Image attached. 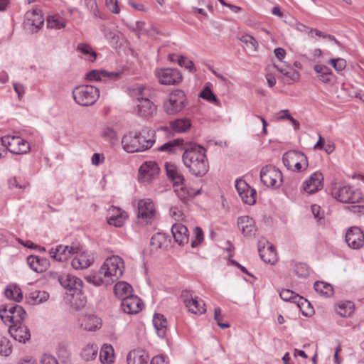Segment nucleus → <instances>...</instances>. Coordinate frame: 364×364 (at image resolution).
<instances>
[{
  "label": "nucleus",
  "mask_w": 364,
  "mask_h": 364,
  "mask_svg": "<svg viewBox=\"0 0 364 364\" xmlns=\"http://www.w3.org/2000/svg\"><path fill=\"white\" fill-rule=\"evenodd\" d=\"M49 298V294L45 291L35 290L29 293L26 296L27 302L31 305L39 304L46 301Z\"/></svg>",
  "instance_id": "nucleus-39"
},
{
  "label": "nucleus",
  "mask_w": 364,
  "mask_h": 364,
  "mask_svg": "<svg viewBox=\"0 0 364 364\" xmlns=\"http://www.w3.org/2000/svg\"><path fill=\"white\" fill-rule=\"evenodd\" d=\"M314 287L316 292L326 297L333 294V287L328 283L318 281L314 283Z\"/></svg>",
  "instance_id": "nucleus-48"
},
{
  "label": "nucleus",
  "mask_w": 364,
  "mask_h": 364,
  "mask_svg": "<svg viewBox=\"0 0 364 364\" xmlns=\"http://www.w3.org/2000/svg\"><path fill=\"white\" fill-rule=\"evenodd\" d=\"M77 50L84 55L85 60L90 62L95 60L97 58V53L93 50L92 47L86 43H79L77 46Z\"/></svg>",
  "instance_id": "nucleus-47"
},
{
  "label": "nucleus",
  "mask_w": 364,
  "mask_h": 364,
  "mask_svg": "<svg viewBox=\"0 0 364 364\" xmlns=\"http://www.w3.org/2000/svg\"><path fill=\"white\" fill-rule=\"evenodd\" d=\"M124 263L119 256H112L106 259L100 269V273L103 274L106 279L113 284L123 274Z\"/></svg>",
  "instance_id": "nucleus-5"
},
{
  "label": "nucleus",
  "mask_w": 364,
  "mask_h": 364,
  "mask_svg": "<svg viewBox=\"0 0 364 364\" xmlns=\"http://www.w3.org/2000/svg\"><path fill=\"white\" fill-rule=\"evenodd\" d=\"M184 304L188 311L194 314H202L206 311L203 301H198L196 299H186Z\"/></svg>",
  "instance_id": "nucleus-35"
},
{
  "label": "nucleus",
  "mask_w": 364,
  "mask_h": 364,
  "mask_svg": "<svg viewBox=\"0 0 364 364\" xmlns=\"http://www.w3.org/2000/svg\"><path fill=\"white\" fill-rule=\"evenodd\" d=\"M101 320L94 315L85 316L81 323V327L89 331H95L101 327Z\"/></svg>",
  "instance_id": "nucleus-34"
},
{
  "label": "nucleus",
  "mask_w": 364,
  "mask_h": 364,
  "mask_svg": "<svg viewBox=\"0 0 364 364\" xmlns=\"http://www.w3.org/2000/svg\"><path fill=\"white\" fill-rule=\"evenodd\" d=\"M171 233L176 241L179 245L187 244L188 237V228L181 223H175L171 227Z\"/></svg>",
  "instance_id": "nucleus-24"
},
{
  "label": "nucleus",
  "mask_w": 364,
  "mask_h": 364,
  "mask_svg": "<svg viewBox=\"0 0 364 364\" xmlns=\"http://www.w3.org/2000/svg\"><path fill=\"white\" fill-rule=\"evenodd\" d=\"M160 168L155 161H146L139 169V181L142 183H150L159 175Z\"/></svg>",
  "instance_id": "nucleus-13"
},
{
  "label": "nucleus",
  "mask_w": 364,
  "mask_h": 364,
  "mask_svg": "<svg viewBox=\"0 0 364 364\" xmlns=\"http://www.w3.org/2000/svg\"><path fill=\"white\" fill-rule=\"evenodd\" d=\"M317 78L325 84H330L334 79V75L330 68L323 64H317L314 66Z\"/></svg>",
  "instance_id": "nucleus-28"
},
{
  "label": "nucleus",
  "mask_w": 364,
  "mask_h": 364,
  "mask_svg": "<svg viewBox=\"0 0 364 364\" xmlns=\"http://www.w3.org/2000/svg\"><path fill=\"white\" fill-rule=\"evenodd\" d=\"M149 357L146 352L141 349L130 351L127 358V364H147Z\"/></svg>",
  "instance_id": "nucleus-31"
},
{
  "label": "nucleus",
  "mask_w": 364,
  "mask_h": 364,
  "mask_svg": "<svg viewBox=\"0 0 364 364\" xmlns=\"http://www.w3.org/2000/svg\"><path fill=\"white\" fill-rule=\"evenodd\" d=\"M236 190L245 203L253 205L256 202L257 192L252 188L244 180L237 179L235 181Z\"/></svg>",
  "instance_id": "nucleus-15"
},
{
  "label": "nucleus",
  "mask_w": 364,
  "mask_h": 364,
  "mask_svg": "<svg viewBox=\"0 0 364 364\" xmlns=\"http://www.w3.org/2000/svg\"><path fill=\"white\" fill-rule=\"evenodd\" d=\"M237 225L245 236L254 235L257 230L254 220L247 215L240 217Z\"/></svg>",
  "instance_id": "nucleus-26"
},
{
  "label": "nucleus",
  "mask_w": 364,
  "mask_h": 364,
  "mask_svg": "<svg viewBox=\"0 0 364 364\" xmlns=\"http://www.w3.org/2000/svg\"><path fill=\"white\" fill-rule=\"evenodd\" d=\"M44 23V18L39 9H33L26 13L24 27L31 33H36Z\"/></svg>",
  "instance_id": "nucleus-14"
},
{
  "label": "nucleus",
  "mask_w": 364,
  "mask_h": 364,
  "mask_svg": "<svg viewBox=\"0 0 364 364\" xmlns=\"http://www.w3.org/2000/svg\"><path fill=\"white\" fill-rule=\"evenodd\" d=\"M154 131L144 128L139 133H129L122 139L124 149L128 153L142 152L150 149L155 142Z\"/></svg>",
  "instance_id": "nucleus-2"
},
{
  "label": "nucleus",
  "mask_w": 364,
  "mask_h": 364,
  "mask_svg": "<svg viewBox=\"0 0 364 364\" xmlns=\"http://www.w3.org/2000/svg\"><path fill=\"white\" fill-rule=\"evenodd\" d=\"M283 161L285 166H291V162L294 163V168L297 171H302L308 167V159L305 154L298 151L287 152L283 156Z\"/></svg>",
  "instance_id": "nucleus-12"
},
{
  "label": "nucleus",
  "mask_w": 364,
  "mask_h": 364,
  "mask_svg": "<svg viewBox=\"0 0 364 364\" xmlns=\"http://www.w3.org/2000/svg\"><path fill=\"white\" fill-rule=\"evenodd\" d=\"M1 141L6 149L14 154H24L29 151V143L19 136L7 135L2 136Z\"/></svg>",
  "instance_id": "nucleus-11"
},
{
  "label": "nucleus",
  "mask_w": 364,
  "mask_h": 364,
  "mask_svg": "<svg viewBox=\"0 0 364 364\" xmlns=\"http://www.w3.org/2000/svg\"><path fill=\"white\" fill-rule=\"evenodd\" d=\"M346 242L348 245L354 250L363 247L364 245V234L358 227L350 228L346 233Z\"/></svg>",
  "instance_id": "nucleus-17"
},
{
  "label": "nucleus",
  "mask_w": 364,
  "mask_h": 364,
  "mask_svg": "<svg viewBox=\"0 0 364 364\" xmlns=\"http://www.w3.org/2000/svg\"><path fill=\"white\" fill-rule=\"evenodd\" d=\"M13 87L18 95V99L21 100L25 93L24 86L22 84L14 82Z\"/></svg>",
  "instance_id": "nucleus-61"
},
{
  "label": "nucleus",
  "mask_w": 364,
  "mask_h": 364,
  "mask_svg": "<svg viewBox=\"0 0 364 364\" xmlns=\"http://www.w3.org/2000/svg\"><path fill=\"white\" fill-rule=\"evenodd\" d=\"M186 143L183 139L170 140L158 148L160 151H165L168 154L176 153L178 150H183Z\"/></svg>",
  "instance_id": "nucleus-32"
},
{
  "label": "nucleus",
  "mask_w": 364,
  "mask_h": 364,
  "mask_svg": "<svg viewBox=\"0 0 364 364\" xmlns=\"http://www.w3.org/2000/svg\"><path fill=\"white\" fill-rule=\"evenodd\" d=\"M153 324L159 337L164 338L168 331V322L164 316L155 314L153 318Z\"/></svg>",
  "instance_id": "nucleus-30"
},
{
  "label": "nucleus",
  "mask_w": 364,
  "mask_h": 364,
  "mask_svg": "<svg viewBox=\"0 0 364 364\" xmlns=\"http://www.w3.org/2000/svg\"><path fill=\"white\" fill-rule=\"evenodd\" d=\"M323 176L321 172L316 171L303 183V189L309 194H313L323 188Z\"/></svg>",
  "instance_id": "nucleus-19"
},
{
  "label": "nucleus",
  "mask_w": 364,
  "mask_h": 364,
  "mask_svg": "<svg viewBox=\"0 0 364 364\" xmlns=\"http://www.w3.org/2000/svg\"><path fill=\"white\" fill-rule=\"evenodd\" d=\"M129 95L137 101L134 112L139 117L149 119L156 114L157 107L148 98L149 90L146 87L142 85L132 87L129 89Z\"/></svg>",
  "instance_id": "nucleus-3"
},
{
  "label": "nucleus",
  "mask_w": 364,
  "mask_h": 364,
  "mask_svg": "<svg viewBox=\"0 0 364 364\" xmlns=\"http://www.w3.org/2000/svg\"><path fill=\"white\" fill-rule=\"evenodd\" d=\"M86 281L96 287L101 285L109 286L110 284L109 280L106 279L103 274L100 273V269L97 272L92 273L85 277Z\"/></svg>",
  "instance_id": "nucleus-41"
},
{
  "label": "nucleus",
  "mask_w": 364,
  "mask_h": 364,
  "mask_svg": "<svg viewBox=\"0 0 364 364\" xmlns=\"http://www.w3.org/2000/svg\"><path fill=\"white\" fill-rule=\"evenodd\" d=\"M6 296L15 301L19 302L23 299L22 291L16 285H9L6 287L5 290Z\"/></svg>",
  "instance_id": "nucleus-46"
},
{
  "label": "nucleus",
  "mask_w": 364,
  "mask_h": 364,
  "mask_svg": "<svg viewBox=\"0 0 364 364\" xmlns=\"http://www.w3.org/2000/svg\"><path fill=\"white\" fill-rule=\"evenodd\" d=\"M102 136L111 144L115 145L119 142L117 132L110 127H105L102 131Z\"/></svg>",
  "instance_id": "nucleus-49"
},
{
  "label": "nucleus",
  "mask_w": 364,
  "mask_h": 364,
  "mask_svg": "<svg viewBox=\"0 0 364 364\" xmlns=\"http://www.w3.org/2000/svg\"><path fill=\"white\" fill-rule=\"evenodd\" d=\"M328 63L338 72L343 71L347 65L346 60L341 58L330 59Z\"/></svg>",
  "instance_id": "nucleus-54"
},
{
  "label": "nucleus",
  "mask_w": 364,
  "mask_h": 364,
  "mask_svg": "<svg viewBox=\"0 0 364 364\" xmlns=\"http://www.w3.org/2000/svg\"><path fill=\"white\" fill-rule=\"evenodd\" d=\"M203 240V232L199 227L194 228V237L191 240V247L193 248L198 246Z\"/></svg>",
  "instance_id": "nucleus-53"
},
{
  "label": "nucleus",
  "mask_w": 364,
  "mask_h": 364,
  "mask_svg": "<svg viewBox=\"0 0 364 364\" xmlns=\"http://www.w3.org/2000/svg\"><path fill=\"white\" fill-rule=\"evenodd\" d=\"M157 76L161 84L171 85L182 81L183 77L177 69L164 68L158 71Z\"/></svg>",
  "instance_id": "nucleus-16"
},
{
  "label": "nucleus",
  "mask_w": 364,
  "mask_h": 364,
  "mask_svg": "<svg viewBox=\"0 0 364 364\" xmlns=\"http://www.w3.org/2000/svg\"><path fill=\"white\" fill-rule=\"evenodd\" d=\"M186 101V98L184 92L180 90H175L170 94L168 99L164 102V111L169 115L176 114L184 108Z\"/></svg>",
  "instance_id": "nucleus-10"
},
{
  "label": "nucleus",
  "mask_w": 364,
  "mask_h": 364,
  "mask_svg": "<svg viewBox=\"0 0 364 364\" xmlns=\"http://www.w3.org/2000/svg\"><path fill=\"white\" fill-rule=\"evenodd\" d=\"M26 312L20 305H4L0 308V317L4 323L20 324L25 319Z\"/></svg>",
  "instance_id": "nucleus-7"
},
{
  "label": "nucleus",
  "mask_w": 364,
  "mask_h": 364,
  "mask_svg": "<svg viewBox=\"0 0 364 364\" xmlns=\"http://www.w3.org/2000/svg\"><path fill=\"white\" fill-rule=\"evenodd\" d=\"M183 151L182 161L188 171L197 177L205 175L209 169L206 150L198 144L186 142Z\"/></svg>",
  "instance_id": "nucleus-1"
},
{
  "label": "nucleus",
  "mask_w": 364,
  "mask_h": 364,
  "mask_svg": "<svg viewBox=\"0 0 364 364\" xmlns=\"http://www.w3.org/2000/svg\"><path fill=\"white\" fill-rule=\"evenodd\" d=\"M165 166H166L167 176L168 178L176 174V173L178 172L176 167L173 164H168L166 163Z\"/></svg>",
  "instance_id": "nucleus-64"
},
{
  "label": "nucleus",
  "mask_w": 364,
  "mask_h": 364,
  "mask_svg": "<svg viewBox=\"0 0 364 364\" xmlns=\"http://www.w3.org/2000/svg\"><path fill=\"white\" fill-rule=\"evenodd\" d=\"M106 5L107 8L113 13V14H119L120 9L118 6L117 0H106Z\"/></svg>",
  "instance_id": "nucleus-59"
},
{
  "label": "nucleus",
  "mask_w": 364,
  "mask_h": 364,
  "mask_svg": "<svg viewBox=\"0 0 364 364\" xmlns=\"http://www.w3.org/2000/svg\"><path fill=\"white\" fill-rule=\"evenodd\" d=\"M260 180L268 188H279L283 182L282 173L277 167L267 165L260 171Z\"/></svg>",
  "instance_id": "nucleus-8"
},
{
  "label": "nucleus",
  "mask_w": 364,
  "mask_h": 364,
  "mask_svg": "<svg viewBox=\"0 0 364 364\" xmlns=\"http://www.w3.org/2000/svg\"><path fill=\"white\" fill-rule=\"evenodd\" d=\"M67 21L58 14L50 16L47 18V26L52 29H61L66 26Z\"/></svg>",
  "instance_id": "nucleus-43"
},
{
  "label": "nucleus",
  "mask_w": 364,
  "mask_h": 364,
  "mask_svg": "<svg viewBox=\"0 0 364 364\" xmlns=\"http://www.w3.org/2000/svg\"><path fill=\"white\" fill-rule=\"evenodd\" d=\"M100 359L103 364H111L114 361V349L110 345H104L100 353Z\"/></svg>",
  "instance_id": "nucleus-44"
},
{
  "label": "nucleus",
  "mask_w": 364,
  "mask_h": 364,
  "mask_svg": "<svg viewBox=\"0 0 364 364\" xmlns=\"http://www.w3.org/2000/svg\"><path fill=\"white\" fill-rule=\"evenodd\" d=\"M150 364H168V362L164 355H159L154 356L151 359Z\"/></svg>",
  "instance_id": "nucleus-62"
},
{
  "label": "nucleus",
  "mask_w": 364,
  "mask_h": 364,
  "mask_svg": "<svg viewBox=\"0 0 364 364\" xmlns=\"http://www.w3.org/2000/svg\"><path fill=\"white\" fill-rule=\"evenodd\" d=\"M86 281L96 287L101 285L109 286L110 284L109 280L106 279L103 274L100 273V269L97 272L92 273L85 277Z\"/></svg>",
  "instance_id": "nucleus-42"
},
{
  "label": "nucleus",
  "mask_w": 364,
  "mask_h": 364,
  "mask_svg": "<svg viewBox=\"0 0 364 364\" xmlns=\"http://www.w3.org/2000/svg\"><path fill=\"white\" fill-rule=\"evenodd\" d=\"M156 215L154 204L150 198L139 200L137 203V223L146 225L151 223Z\"/></svg>",
  "instance_id": "nucleus-9"
},
{
  "label": "nucleus",
  "mask_w": 364,
  "mask_h": 364,
  "mask_svg": "<svg viewBox=\"0 0 364 364\" xmlns=\"http://www.w3.org/2000/svg\"><path fill=\"white\" fill-rule=\"evenodd\" d=\"M274 67L287 77V82L288 84H291L299 80V73L296 70L288 66L279 67L275 63L274 64Z\"/></svg>",
  "instance_id": "nucleus-36"
},
{
  "label": "nucleus",
  "mask_w": 364,
  "mask_h": 364,
  "mask_svg": "<svg viewBox=\"0 0 364 364\" xmlns=\"http://www.w3.org/2000/svg\"><path fill=\"white\" fill-rule=\"evenodd\" d=\"M169 124L172 130L177 133L186 132L191 127V122L187 118L176 119L171 121Z\"/></svg>",
  "instance_id": "nucleus-37"
},
{
  "label": "nucleus",
  "mask_w": 364,
  "mask_h": 364,
  "mask_svg": "<svg viewBox=\"0 0 364 364\" xmlns=\"http://www.w3.org/2000/svg\"><path fill=\"white\" fill-rule=\"evenodd\" d=\"M67 250L68 246L60 245L55 248H51L49 250V255L56 261L65 262L69 259Z\"/></svg>",
  "instance_id": "nucleus-40"
},
{
  "label": "nucleus",
  "mask_w": 364,
  "mask_h": 364,
  "mask_svg": "<svg viewBox=\"0 0 364 364\" xmlns=\"http://www.w3.org/2000/svg\"><path fill=\"white\" fill-rule=\"evenodd\" d=\"M121 306L123 311L127 314L139 313L142 309L141 300L134 295H129L122 299Z\"/></svg>",
  "instance_id": "nucleus-20"
},
{
  "label": "nucleus",
  "mask_w": 364,
  "mask_h": 364,
  "mask_svg": "<svg viewBox=\"0 0 364 364\" xmlns=\"http://www.w3.org/2000/svg\"><path fill=\"white\" fill-rule=\"evenodd\" d=\"M279 296L284 301H291L296 304L299 309L302 311H304V308L306 306L309 307L311 305L306 299L299 296L290 289H282V291L279 292ZM303 313L304 314V312Z\"/></svg>",
  "instance_id": "nucleus-21"
},
{
  "label": "nucleus",
  "mask_w": 364,
  "mask_h": 364,
  "mask_svg": "<svg viewBox=\"0 0 364 364\" xmlns=\"http://www.w3.org/2000/svg\"><path fill=\"white\" fill-rule=\"evenodd\" d=\"M11 346L9 341L6 338L0 339V354L4 356H8L11 353Z\"/></svg>",
  "instance_id": "nucleus-55"
},
{
  "label": "nucleus",
  "mask_w": 364,
  "mask_h": 364,
  "mask_svg": "<svg viewBox=\"0 0 364 364\" xmlns=\"http://www.w3.org/2000/svg\"><path fill=\"white\" fill-rule=\"evenodd\" d=\"M98 347L97 345L88 344L81 352V356L86 360L95 359L97 355Z\"/></svg>",
  "instance_id": "nucleus-50"
},
{
  "label": "nucleus",
  "mask_w": 364,
  "mask_h": 364,
  "mask_svg": "<svg viewBox=\"0 0 364 364\" xmlns=\"http://www.w3.org/2000/svg\"><path fill=\"white\" fill-rule=\"evenodd\" d=\"M258 251L261 259L265 263L273 264L277 259L276 250L272 245H268L267 247H259Z\"/></svg>",
  "instance_id": "nucleus-33"
},
{
  "label": "nucleus",
  "mask_w": 364,
  "mask_h": 364,
  "mask_svg": "<svg viewBox=\"0 0 364 364\" xmlns=\"http://www.w3.org/2000/svg\"><path fill=\"white\" fill-rule=\"evenodd\" d=\"M169 178L173 181V184L176 186L182 184L184 181L183 175L178 171L176 173V174L172 176Z\"/></svg>",
  "instance_id": "nucleus-63"
},
{
  "label": "nucleus",
  "mask_w": 364,
  "mask_h": 364,
  "mask_svg": "<svg viewBox=\"0 0 364 364\" xmlns=\"http://www.w3.org/2000/svg\"><path fill=\"white\" fill-rule=\"evenodd\" d=\"M178 64L182 67L186 68L189 71H193L194 70L193 63L182 55L178 58Z\"/></svg>",
  "instance_id": "nucleus-57"
},
{
  "label": "nucleus",
  "mask_w": 364,
  "mask_h": 364,
  "mask_svg": "<svg viewBox=\"0 0 364 364\" xmlns=\"http://www.w3.org/2000/svg\"><path fill=\"white\" fill-rule=\"evenodd\" d=\"M201 98L206 100L210 102H213L217 101V97L215 94L211 91L209 87L204 88L199 95Z\"/></svg>",
  "instance_id": "nucleus-56"
},
{
  "label": "nucleus",
  "mask_w": 364,
  "mask_h": 364,
  "mask_svg": "<svg viewBox=\"0 0 364 364\" xmlns=\"http://www.w3.org/2000/svg\"><path fill=\"white\" fill-rule=\"evenodd\" d=\"M331 192L335 199L343 203H357L363 199L361 191L349 185L333 183Z\"/></svg>",
  "instance_id": "nucleus-4"
},
{
  "label": "nucleus",
  "mask_w": 364,
  "mask_h": 364,
  "mask_svg": "<svg viewBox=\"0 0 364 364\" xmlns=\"http://www.w3.org/2000/svg\"><path fill=\"white\" fill-rule=\"evenodd\" d=\"M109 214L110 216L107 219L108 223L118 228L122 227L127 218V213L116 207H112L109 210Z\"/></svg>",
  "instance_id": "nucleus-27"
},
{
  "label": "nucleus",
  "mask_w": 364,
  "mask_h": 364,
  "mask_svg": "<svg viewBox=\"0 0 364 364\" xmlns=\"http://www.w3.org/2000/svg\"><path fill=\"white\" fill-rule=\"evenodd\" d=\"M336 311L341 317L350 316L354 311V304L349 301L341 302L338 304Z\"/></svg>",
  "instance_id": "nucleus-45"
},
{
  "label": "nucleus",
  "mask_w": 364,
  "mask_h": 364,
  "mask_svg": "<svg viewBox=\"0 0 364 364\" xmlns=\"http://www.w3.org/2000/svg\"><path fill=\"white\" fill-rule=\"evenodd\" d=\"M240 41L246 45L247 48L256 51L259 46L257 41L252 36L246 35L240 38Z\"/></svg>",
  "instance_id": "nucleus-52"
},
{
  "label": "nucleus",
  "mask_w": 364,
  "mask_h": 364,
  "mask_svg": "<svg viewBox=\"0 0 364 364\" xmlns=\"http://www.w3.org/2000/svg\"><path fill=\"white\" fill-rule=\"evenodd\" d=\"M73 96L76 103L87 107L95 104L100 97V91L92 85H80L74 89Z\"/></svg>",
  "instance_id": "nucleus-6"
},
{
  "label": "nucleus",
  "mask_w": 364,
  "mask_h": 364,
  "mask_svg": "<svg viewBox=\"0 0 364 364\" xmlns=\"http://www.w3.org/2000/svg\"><path fill=\"white\" fill-rule=\"evenodd\" d=\"M294 271V273L300 278H306L310 274V269L306 263H296Z\"/></svg>",
  "instance_id": "nucleus-51"
},
{
  "label": "nucleus",
  "mask_w": 364,
  "mask_h": 364,
  "mask_svg": "<svg viewBox=\"0 0 364 364\" xmlns=\"http://www.w3.org/2000/svg\"><path fill=\"white\" fill-rule=\"evenodd\" d=\"M9 332L16 341L20 343H25L31 338L29 329L22 323L9 324Z\"/></svg>",
  "instance_id": "nucleus-22"
},
{
  "label": "nucleus",
  "mask_w": 364,
  "mask_h": 364,
  "mask_svg": "<svg viewBox=\"0 0 364 364\" xmlns=\"http://www.w3.org/2000/svg\"><path fill=\"white\" fill-rule=\"evenodd\" d=\"M41 364H59L57 359L50 355L45 354L41 360Z\"/></svg>",
  "instance_id": "nucleus-60"
},
{
  "label": "nucleus",
  "mask_w": 364,
  "mask_h": 364,
  "mask_svg": "<svg viewBox=\"0 0 364 364\" xmlns=\"http://www.w3.org/2000/svg\"><path fill=\"white\" fill-rule=\"evenodd\" d=\"M93 260L94 257L92 254L82 250L73 259L71 264L75 269H82L90 267Z\"/></svg>",
  "instance_id": "nucleus-23"
},
{
  "label": "nucleus",
  "mask_w": 364,
  "mask_h": 364,
  "mask_svg": "<svg viewBox=\"0 0 364 364\" xmlns=\"http://www.w3.org/2000/svg\"><path fill=\"white\" fill-rule=\"evenodd\" d=\"M27 263L32 270L38 273L45 272L48 267L47 259L35 255L28 256L27 257Z\"/></svg>",
  "instance_id": "nucleus-29"
},
{
  "label": "nucleus",
  "mask_w": 364,
  "mask_h": 364,
  "mask_svg": "<svg viewBox=\"0 0 364 364\" xmlns=\"http://www.w3.org/2000/svg\"><path fill=\"white\" fill-rule=\"evenodd\" d=\"M119 72H107L104 70H92L86 74V79L89 81H105L108 79H116L120 75Z\"/></svg>",
  "instance_id": "nucleus-25"
},
{
  "label": "nucleus",
  "mask_w": 364,
  "mask_h": 364,
  "mask_svg": "<svg viewBox=\"0 0 364 364\" xmlns=\"http://www.w3.org/2000/svg\"><path fill=\"white\" fill-rule=\"evenodd\" d=\"M67 246H68L67 252H68L69 258H70L75 254H76L77 255L79 254V252L82 251V247L77 243H73L71 245H67Z\"/></svg>",
  "instance_id": "nucleus-58"
},
{
  "label": "nucleus",
  "mask_w": 364,
  "mask_h": 364,
  "mask_svg": "<svg viewBox=\"0 0 364 364\" xmlns=\"http://www.w3.org/2000/svg\"><path fill=\"white\" fill-rule=\"evenodd\" d=\"M58 282L65 289L72 292L80 291L82 287V282L78 277L72 274H63L58 276Z\"/></svg>",
  "instance_id": "nucleus-18"
},
{
  "label": "nucleus",
  "mask_w": 364,
  "mask_h": 364,
  "mask_svg": "<svg viewBox=\"0 0 364 364\" xmlns=\"http://www.w3.org/2000/svg\"><path fill=\"white\" fill-rule=\"evenodd\" d=\"M132 287L125 282H119L114 287V292L116 296L122 301V299L132 295Z\"/></svg>",
  "instance_id": "nucleus-38"
}]
</instances>
